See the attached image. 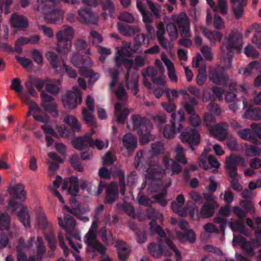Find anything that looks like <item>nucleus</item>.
Instances as JSON below:
<instances>
[{
  "label": "nucleus",
  "mask_w": 261,
  "mask_h": 261,
  "mask_svg": "<svg viewBox=\"0 0 261 261\" xmlns=\"http://www.w3.org/2000/svg\"><path fill=\"white\" fill-rule=\"evenodd\" d=\"M208 150H204L198 158V164L200 168L205 170H211L215 172L219 168L220 164L215 156L208 154Z\"/></svg>",
  "instance_id": "423d86ee"
},
{
  "label": "nucleus",
  "mask_w": 261,
  "mask_h": 261,
  "mask_svg": "<svg viewBox=\"0 0 261 261\" xmlns=\"http://www.w3.org/2000/svg\"><path fill=\"white\" fill-rule=\"evenodd\" d=\"M243 118L252 120H258L261 119V109L255 108L246 111Z\"/></svg>",
  "instance_id": "a18cd8bd"
},
{
  "label": "nucleus",
  "mask_w": 261,
  "mask_h": 261,
  "mask_svg": "<svg viewBox=\"0 0 261 261\" xmlns=\"http://www.w3.org/2000/svg\"><path fill=\"white\" fill-rule=\"evenodd\" d=\"M123 145L128 151H133L137 146V139L130 133L125 134L122 138Z\"/></svg>",
  "instance_id": "c756f323"
},
{
  "label": "nucleus",
  "mask_w": 261,
  "mask_h": 261,
  "mask_svg": "<svg viewBox=\"0 0 261 261\" xmlns=\"http://www.w3.org/2000/svg\"><path fill=\"white\" fill-rule=\"evenodd\" d=\"M164 70L163 68H159V69H155L153 67H149L143 73V76H151L152 79L155 78L159 74H163Z\"/></svg>",
  "instance_id": "13d9d810"
},
{
  "label": "nucleus",
  "mask_w": 261,
  "mask_h": 261,
  "mask_svg": "<svg viewBox=\"0 0 261 261\" xmlns=\"http://www.w3.org/2000/svg\"><path fill=\"white\" fill-rule=\"evenodd\" d=\"M118 186L114 182H111L107 187L106 200L108 202L112 203L118 198Z\"/></svg>",
  "instance_id": "c9c22d12"
},
{
  "label": "nucleus",
  "mask_w": 261,
  "mask_h": 261,
  "mask_svg": "<svg viewBox=\"0 0 261 261\" xmlns=\"http://www.w3.org/2000/svg\"><path fill=\"white\" fill-rule=\"evenodd\" d=\"M182 129V126L179 124L177 129L175 128V124L171 121V125L167 124L161 129L164 137L167 139L173 138L176 133L180 131Z\"/></svg>",
  "instance_id": "cd10ccee"
},
{
  "label": "nucleus",
  "mask_w": 261,
  "mask_h": 261,
  "mask_svg": "<svg viewBox=\"0 0 261 261\" xmlns=\"http://www.w3.org/2000/svg\"><path fill=\"white\" fill-rule=\"evenodd\" d=\"M147 4L149 9L153 13L154 15L156 18H160L161 16V12L162 10L161 6L153 3L151 1H148Z\"/></svg>",
  "instance_id": "680f3d73"
},
{
  "label": "nucleus",
  "mask_w": 261,
  "mask_h": 261,
  "mask_svg": "<svg viewBox=\"0 0 261 261\" xmlns=\"http://www.w3.org/2000/svg\"><path fill=\"white\" fill-rule=\"evenodd\" d=\"M67 239L69 242L70 246L75 251L79 252V249H81L82 246L81 244V237L79 233L75 232L73 233L72 231L70 233H68Z\"/></svg>",
  "instance_id": "473e14b6"
},
{
  "label": "nucleus",
  "mask_w": 261,
  "mask_h": 261,
  "mask_svg": "<svg viewBox=\"0 0 261 261\" xmlns=\"http://www.w3.org/2000/svg\"><path fill=\"white\" fill-rule=\"evenodd\" d=\"M143 174L146 179L150 180L147 191L148 194L158 193V194L153 196L152 198L162 206H165L167 204V202L164 199L167 193L166 189L170 185L171 182L166 187L161 185L159 180L163 177L165 171L159 164L156 157H153L150 159L148 163V168L144 170Z\"/></svg>",
  "instance_id": "f257e3e1"
},
{
  "label": "nucleus",
  "mask_w": 261,
  "mask_h": 261,
  "mask_svg": "<svg viewBox=\"0 0 261 261\" xmlns=\"http://www.w3.org/2000/svg\"><path fill=\"white\" fill-rule=\"evenodd\" d=\"M189 101L184 100L181 104L189 114L195 112V107L197 105L198 102L195 98L189 96Z\"/></svg>",
  "instance_id": "49530a36"
},
{
  "label": "nucleus",
  "mask_w": 261,
  "mask_h": 261,
  "mask_svg": "<svg viewBox=\"0 0 261 261\" xmlns=\"http://www.w3.org/2000/svg\"><path fill=\"white\" fill-rule=\"evenodd\" d=\"M99 236L101 240L109 245L113 244L114 239L110 230H107L105 228H101L99 231Z\"/></svg>",
  "instance_id": "de8ad7c7"
},
{
  "label": "nucleus",
  "mask_w": 261,
  "mask_h": 261,
  "mask_svg": "<svg viewBox=\"0 0 261 261\" xmlns=\"http://www.w3.org/2000/svg\"><path fill=\"white\" fill-rule=\"evenodd\" d=\"M139 74L136 71H130L128 69L125 76V84L127 88L135 95L139 91L138 79Z\"/></svg>",
  "instance_id": "4468645a"
},
{
  "label": "nucleus",
  "mask_w": 261,
  "mask_h": 261,
  "mask_svg": "<svg viewBox=\"0 0 261 261\" xmlns=\"http://www.w3.org/2000/svg\"><path fill=\"white\" fill-rule=\"evenodd\" d=\"M232 5L233 14L237 19H240L243 15L244 7L247 5V0H230Z\"/></svg>",
  "instance_id": "b1692460"
},
{
  "label": "nucleus",
  "mask_w": 261,
  "mask_h": 261,
  "mask_svg": "<svg viewBox=\"0 0 261 261\" xmlns=\"http://www.w3.org/2000/svg\"><path fill=\"white\" fill-rule=\"evenodd\" d=\"M130 121L132 125L129 124L128 127L130 129L144 130L148 129L151 130L152 128V125L149 123V120L144 117H141L138 115H133L131 116Z\"/></svg>",
  "instance_id": "2eb2a0df"
},
{
  "label": "nucleus",
  "mask_w": 261,
  "mask_h": 261,
  "mask_svg": "<svg viewBox=\"0 0 261 261\" xmlns=\"http://www.w3.org/2000/svg\"><path fill=\"white\" fill-rule=\"evenodd\" d=\"M64 207L67 211L76 216V217L81 221L84 222H86L89 221V219L88 217L84 216L80 213V210L78 206V204H76L75 207H72V208H70L67 206H65Z\"/></svg>",
  "instance_id": "bf43d9fd"
},
{
  "label": "nucleus",
  "mask_w": 261,
  "mask_h": 261,
  "mask_svg": "<svg viewBox=\"0 0 261 261\" xmlns=\"http://www.w3.org/2000/svg\"><path fill=\"white\" fill-rule=\"evenodd\" d=\"M58 224L63 228L67 233L73 231L77 224L74 218L69 215H66L63 220L62 217H58Z\"/></svg>",
  "instance_id": "412c9836"
},
{
  "label": "nucleus",
  "mask_w": 261,
  "mask_h": 261,
  "mask_svg": "<svg viewBox=\"0 0 261 261\" xmlns=\"http://www.w3.org/2000/svg\"><path fill=\"white\" fill-rule=\"evenodd\" d=\"M8 192L11 197L8 203V208L12 212H15L21 205L16 202V200L25 201L27 193L24 190V186L20 183L10 186L8 188Z\"/></svg>",
  "instance_id": "20e7f679"
},
{
  "label": "nucleus",
  "mask_w": 261,
  "mask_h": 261,
  "mask_svg": "<svg viewBox=\"0 0 261 261\" xmlns=\"http://www.w3.org/2000/svg\"><path fill=\"white\" fill-rule=\"evenodd\" d=\"M77 13V19L82 23L96 24L98 20V16L88 9H80Z\"/></svg>",
  "instance_id": "dca6fc26"
},
{
  "label": "nucleus",
  "mask_w": 261,
  "mask_h": 261,
  "mask_svg": "<svg viewBox=\"0 0 261 261\" xmlns=\"http://www.w3.org/2000/svg\"><path fill=\"white\" fill-rule=\"evenodd\" d=\"M161 59L167 68L168 74L170 80L172 82H176L177 77L173 64L165 53H162Z\"/></svg>",
  "instance_id": "bb28decb"
},
{
  "label": "nucleus",
  "mask_w": 261,
  "mask_h": 261,
  "mask_svg": "<svg viewBox=\"0 0 261 261\" xmlns=\"http://www.w3.org/2000/svg\"><path fill=\"white\" fill-rule=\"evenodd\" d=\"M90 137L88 135H85L83 137H80L75 139L72 144L74 148L77 150H83L90 147Z\"/></svg>",
  "instance_id": "f704fd0d"
},
{
  "label": "nucleus",
  "mask_w": 261,
  "mask_h": 261,
  "mask_svg": "<svg viewBox=\"0 0 261 261\" xmlns=\"http://www.w3.org/2000/svg\"><path fill=\"white\" fill-rule=\"evenodd\" d=\"M10 217L8 214H2L0 216V231H5L10 235L9 230Z\"/></svg>",
  "instance_id": "6e6d98bb"
},
{
  "label": "nucleus",
  "mask_w": 261,
  "mask_h": 261,
  "mask_svg": "<svg viewBox=\"0 0 261 261\" xmlns=\"http://www.w3.org/2000/svg\"><path fill=\"white\" fill-rule=\"evenodd\" d=\"M61 1L73 4L78 3L77 0H37L38 6H34V9L45 15L44 18L46 22L56 24L63 19L64 12L60 9L53 10L51 6Z\"/></svg>",
  "instance_id": "f03ea898"
},
{
  "label": "nucleus",
  "mask_w": 261,
  "mask_h": 261,
  "mask_svg": "<svg viewBox=\"0 0 261 261\" xmlns=\"http://www.w3.org/2000/svg\"><path fill=\"white\" fill-rule=\"evenodd\" d=\"M63 121L64 122L69 125L74 131H81V125L74 116L72 115H67L64 117Z\"/></svg>",
  "instance_id": "c03bdc74"
},
{
  "label": "nucleus",
  "mask_w": 261,
  "mask_h": 261,
  "mask_svg": "<svg viewBox=\"0 0 261 261\" xmlns=\"http://www.w3.org/2000/svg\"><path fill=\"white\" fill-rule=\"evenodd\" d=\"M10 21L14 28H23L28 26V19L22 15L13 14L11 16Z\"/></svg>",
  "instance_id": "2f4dec72"
},
{
  "label": "nucleus",
  "mask_w": 261,
  "mask_h": 261,
  "mask_svg": "<svg viewBox=\"0 0 261 261\" xmlns=\"http://www.w3.org/2000/svg\"><path fill=\"white\" fill-rule=\"evenodd\" d=\"M208 77L215 84L226 85L228 82V77L225 73L224 67L220 66L211 67L210 69Z\"/></svg>",
  "instance_id": "9b49d317"
},
{
  "label": "nucleus",
  "mask_w": 261,
  "mask_h": 261,
  "mask_svg": "<svg viewBox=\"0 0 261 261\" xmlns=\"http://www.w3.org/2000/svg\"><path fill=\"white\" fill-rule=\"evenodd\" d=\"M238 136L242 139L254 143L256 141L254 134L249 128H245L240 130L237 132Z\"/></svg>",
  "instance_id": "09e8293b"
},
{
  "label": "nucleus",
  "mask_w": 261,
  "mask_h": 261,
  "mask_svg": "<svg viewBox=\"0 0 261 261\" xmlns=\"http://www.w3.org/2000/svg\"><path fill=\"white\" fill-rule=\"evenodd\" d=\"M228 225L233 231H239L241 233H245V227L243 225V222L241 220H238L234 222H230Z\"/></svg>",
  "instance_id": "69168bd1"
},
{
  "label": "nucleus",
  "mask_w": 261,
  "mask_h": 261,
  "mask_svg": "<svg viewBox=\"0 0 261 261\" xmlns=\"http://www.w3.org/2000/svg\"><path fill=\"white\" fill-rule=\"evenodd\" d=\"M76 57H74L72 59V64L74 66L79 67L80 68L79 72L80 73L84 76L90 77V79L89 81V83H94L95 81H96L99 77V74L97 73H94L93 71L87 67L85 68V67H84L83 65H82L81 63H77L76 62Z\"/></svg>",
  "instance_id": "6ab92c4d"
},
{
  "label": "nucleus",
  "mask_w": 261,
  "mask_h": 261,
  "mask_svg": "<svg viewBox=\"0 0 261 261\" xmlns=\"http://www.w3.org/2000/svg\"><path fill=\"white\" fill-rule=\"evenodd\" d=\"M228 125L224 122H221L215 125L211 130V135L220 141H224L226 138Z\"/></svg>",
  "instance_id": "f3484780"
},
{
  "label": "nucleus",
  "mask_w": 261,
  "mask_h": 261,
  "mask_svg": "<svg viewBox=\"0 0 261 261\" xmlns=\"http://www.w3.org/2000/svg\"><path fill=\"white\" fill-rule=\"evenodd\" d=\"M164 163L166 168L171 170L172 174H178L182 170L180 165L172 159L164 158Z\"/></svg>",
  "instance_id": "a19ab883"
},
{
  "label": "nucleus",
  "mask_w": 261,
  "mask_h": 261,
  "mask_svg": "<svg viewBox=\"0 0 261 261\" xmlns=\"http://www.w3.org/2000/svg\"><path fill=\"white\" fill-rule=\"evenodd\" d=\"M68 189L69 194L72 195H76L79 192L78 182L76 179L65 178L63 181L62 190Z\"/></svg>",
  "instance_id": "5701e85b"
},
{
  "label": "nucleus",
  "mask_w": 261,
  "mask_h": 261,
  "mask_svg": "<svg viewBox=\"0 0 261 261\" xmlns=\"http://www.w3.org/2000/svg\"><path fill=\"white\" fill-rule=\"evenodd\" d=\"M84 242L90 251L99 242L96 239V233L88 231L84 237Z\"/></svg>",
  "instance_id": "79ce46f5"
},
{
  "label": "nucleus",
  "mask_w": 261,
  "mask_h": 261,
  "mask_svg": "<svg viewBox=\"0 0 261 261\" xmlns=\"http://www.w3.org/2000/svg\"><path fill=\"white\" fill-rule=\"evenodd\" d=\"M82 96L78 87L74 86L72 90L68 91L62 98L64 107L66 109H74L77 103L82 102Z\"/></svg>",
  "instance_id": "0eeeda50"
},
{
  "label": "nucleus",
  "mask_w": 261,
  "mask_h": 261,
  "mask_svg": "<svg viewBox=\"0 0 261 261\" xmlns=\"http://www.w3.org/2000/svg\"><path fill=\"white\" fill-rule=\"evenodd\" d=\"M61 82L57 80L55 82H51L45 85V89L52 94H57L60 91Z\"/></svg>",
  "instance_id": "5fc2aeb1"
},
{
  "label": "nucleus",
  "mask_w": 261,
  "mask_h": 261,
  "mask_svg": "<svg viewBox=\"0 0 261 261\" xmlns=\"http://www.w3.org/2000/svg\"><path fill=\"white\" fill-rule=\"evenodd\" d=\"M127 49L133 50V48L130 47V44L122 47L118 51L117 55L115 58V63L117 66L119 67L123 63H125L126 65H127L126 60L128 59H126L125 57H129L131 54Z\"/></svg>",
  "instance_id": "a878e982"
},
{
  "label": "nucleus",
  "mask_w": 261,
  "mask_h": 261,
  "mask_svg": "<svg viewBox=\"0 0 261 261\" xmlns=\"http://www.w3.org/2000/svg\"><path fill=\"white\" fill-rule=\"evenodd\" d=\"M126 61V65L128 66V69H130V71H132V69H133L135 70L134 71L137 72L139 68L145 65V60L142 56H137L134 61L127 60Z\"/></svg>",
  "instance_id": "ea45409f"
},
{
  "label": "nucleus",
  "mask_w": 261,
  "mask_h": 261,
  "mask_svg": "<svg viewBox=\"0 0 261 261\" xmlns=\"http://www.w3.org/2000/svg\"><path fill=\"white\" fill-rule=\"evenodd\" d=\"M156 37L161 45L165 49H171V46L168 41L165 38V27L163 22H160L157 25Z\"/></svg>",
  "instance_id": "393cba45"
},
{
  "label": "nucleus",
  "mask_w": 261,
  "mask_h": 261,
  "mask_svg": "<svg viewBox=\"0 0 261 261\" xmlns=\"http://www.w3.org/2000/svg\"><path fill=\"white\" fill-rule=\"evenodd\" d=\"M219 198L225 203L229 204L234 200V194L230 190L228 189L220 194Z\"/></svg>",
  "instance_id": "0e129e2a"
},
{
  "label": "nucleus",
  "mask_w": 261,
  "mask_h": 261,
  "mask_svg": "<svg viewBox=\"0 0 261 261\" xmlns=\"http://www.w3.org/2000/svg\"><path fill=\"white\" fill-rule=\"evenodd\" d=\"M171 17L179 28L190 24L189 19L185 13L182 12L178 14H174Z\"/></svg>",
  "instance_id": "58836bf2"
},
{
  "label": "nucleus",
  "mask_w": 261,
  "mask_h": 261,
  "mask_svg": "<svg viewBox=\"0 0 261 261\" xmlns=\"http://www.w3.org/2000/svg\"><path fill=\"white\" fill-rule=\"evenodd\" d=\"M204 121L206 127L211 134V130L215 126L216 120L214 116L209 113L205 114L204 117Z\"/></svg>",
  "instance_id": "338daca9"
},
{
  "label": "nucleus",
  "mask_w": 261,
  "mask_h": 261,
  "mask_svg": "<svg viewBox=\"0 0 261 261\" xmlns=\"http://www.w3.org/2000/svg\"><path fill=\"white\" fill-rule=\"evenodd\" d=\"M150 130H148V129L138 130V134L141 136L140 143L142 145L154 139V137L150 134Z\"/></svg>",
  "instance_id": "864d4df0"
},
{
  "label": "nucleus",
  "mask_w": 261,
  "mask_h": 261,
  "mask_svg": "<svg viewBox=\"0 0 261 261\" xmlns=\"http://www.w3.org/2000/svg\"><path fill=\"white\" fill-rule=\"evenodd\" d=\"M227 43L229 46L236 50L237 51H240L242 47V36L241 34L238 32L231 33L227 38Z\"/></svg>",
  "instance_id": "4be33fe9"
},
{
  "label": "nucleus",
  "mask_w": 261,
  "mask_h": 261,
  "mask_svg": "<svg viewBox=\"0 0 261 261\" xmlns=\"http://www.w3.org/2000/svg\"><path fill=\"white\" fill-rule=\"evenodd\" d=\"M215 213L213 206L203 204L200 212V218H208L212 217Z\"/></svg>",
  "instance_id": "4d7b16f0"
},
{
  "label": "nucleus",
  "mask_w": 261,
  "mask_h": 261,
  "mask_svg": "<svg viewBox=\"0 0 261 261\" xmlns=\"http://www.w3.org/2000/svg\"><path fill=\"white\" fill-rule=\"evenodd\" d=\"M180 139L184 143H188L190 148L194 149V145H197L200 142V136L196 129H186L180 135Z\"/></svg>",
  "instance_id": "f8f14e48"
},
{
  "label": "nucleus",
  "mask_w": 261,
  "mask_h": 261,
  "mask_svg": "<svg viewBox=\"0 0 261 261\" xmlns=\"http://www.w3.org/2000/svg\"><path fill=\"white\" fill-rule=\"evenodd\" d=\"M94 112L90 109L87 110L86 108H83V119L89 125L92 126L95 124V118L93 114Z\"/></svg>",
  "instance_id": "3c124183"
},
{
  "label": "nucleus",
  "mask_w": 261,
  "mask_h": 261,
  "mask_svg": "<svg viewBox=\"0 0 261 261\" xmlns=\"http://www.w3.org/2000/svg\"><path fill=\"white\" fill-rule=\"evenodd\" d=\"M166 31L171 40L174 41L177 39L178 32L174 23L168 22L166 25Z\"/></svg>",
  "instance_id": "603ef678"
},
{
  "label": "nucleus",
  "mask_w": 261,
  "mask_h": 261,
  "mask_svg": "<svg viewBox=\"0 0 261 261\" xmlns=\"http://www.w3.org/2000/svg\"><path fill=\"white\" fill-rule=\"evenodd\" d=\"M232 243L234 246L236 244L241 245L243 249L248 254L253 253L252 244L249 242H246L245 239L242 237H236L234 235Z\"/></svg>",
  "instance_id": "e433bc0d"
},
{
  "label": "nucleus",
  "mask_w": 261,
  "mask_h": 261,
  "mask_svg": "<svg viewBox=\"0 0 261 261\" xmlns=\"http://www.w3.org/2000/svg\"><path fill=\"white\" fill-rule=\"evenodd\" d=\"M176 235L179 240H182L186 238L190 242H193L195 240V233L191 230H188L186 232H177Z\"/></svg>",
  "instance_id": "774afa93"
},
{
  "label": "nucleus",
  "mask_w": 261,
  "mask_h": 261,
  "mask_svg": "<svg viewBox=\"0 0 261 261\" xmlns=\"http://www.w3.org/2000/svg\"><path fill=\"white\" fill-rule=\"evenodd\" d=\"M254 144H245V154L248 156H261V142L256 139Z\"/></svg>",
  "instance_id": "c85d7f7f"
},
{
  "label": "nucleus",
  "mask_w": 261,
  "mask_h": 261,
  "mask_svg": "<svg viewBox=\"0 0 261 261\" xmlns=\"http://www.w3.org/2000/svg\"><path fill=\"white\" fill-rule=\"evenodd\" d=\"M46 57L54 68H56L59 66V59L56 53L50 51H47L46 53Z\"/></svg>",
  "instance_id": "e2e57ef3"
},
{
  "label": "nucleus",
  "mask_w": 261,
  "mask_h": 261,
  "mask_svg": "<svg viewBox=\"0 0 261 261\" xmlns=\"http://www.w3.org/2000/svg\"><path fill=\"white\" fill-rule=\"evenodd\" d=\"M41 98L42 101L41 105L44 110L54 116H57L58 115V111L54 98L44 91L42 92Z\"/></svg>",
  "instance_id": "ddd939ff"
},
{
  "label": "nucleus",
  "mask_w": 261,
  "mask_h": 261,
  "mask_svg": "<svg viewBox=\"0 0 261 261\" xmlns=\"http://www.w3.org/2000/svg\"><path fill=\"white\" fill-rule=\"evenodd\" d=\"M20 211L18 212L17 216L23 225L27 227L30 226V216L28 210L21 205L19 206Z\"/></svg>",
  "instance_id": "37998d69"
},
{
  "label": "nucleus",
  "mask_w": 261,
  "mask_h": 261,
  "mask_svg": "<svg viewBox=\"0 0 261 261\" xmlns=\"http://www.w3.org/2000/svg\"><path fill=\"white\" fill-rule=\"evenodd\" d=\"M115 246L117 249L120 259L122 261L126 260L129 254V250L125 243L122 241H118Z\"/></svg>",
  "instance_id": "4c0bfd02"
},
{
  "label": "nucleus",
  "mask_w": 261,
  "mask_h": 261,
  "mask_svg": "<svg viewBox=\"0 0 261 261\" xmlns=\"http://www.w3.org/2000/svg\"><path fill=\"white\" fill-rule=\"evenodd\" d=\"M109 143L108 140L104 142L101 140L99 139H96L95 140H93L90 137V147L92 148H96L98 150H101L104 148H107L109 146Z\"/></svg>",
  "instance_id": "052dcab7"
},
{
  "label": "nucleus",
  "mask_w": 261,
  "mask_h": 261,
  "mask_svg": "<svg viewBox=\"0 0 261 261\" xmlns=\"http://www.w3.org/2000/svg\"><path fill=\"white\" fill-rule=\"evenodd\" d=\"M109 73L112 79L110 83V87L113 89L114 87L118 84L117 88L115 90L117 98L119 100H126L127 98V95L125 90L121 84H118L119 71L116 69H110Z\"/></svg>",
  "instance_id": "1a4fd4ad"
},
{
  "label": "nucleus",
  "mask_w": 261,
  "mask_h": 261,
  "mask_svg": "<svg viewBox=\"0 0 261 261\" xmlns=\"http://www.w3.org/2000/svg\"><path fill=\"white\" fill-rule=\"evenodd\" d=\"M130 112V110L125 107L121 102H119L116 104L115 117L118 123H123Z\"/></svg>",
  "instance_id": "aec40b11"
},
{
  "label": "nucleus",
  "mask_w": 261,
  "mask_h": 261,
  "mask_svg": "<svg viewBox=\"0 0 261 261\" xmlns=\"http://www.w3.org/2000/svg\"><path fill=\"white\" fill-rule=\"evenodd\" d=\"M147 216L151 220L149 223L150 230L153 234H158L161 237H164L165 233L162 228L156 224V221L161 223L163 221V215L158 213L155 209L150 207L147 210Z\"/></svg>",
  "instance_id": "6e6552de"
},
{
  "label": "nucleus",
  "mask_w": 261,
  "mask_h": 261,
  "mask_svg": "<svg viewBox=\"0 0 261 261\" xmlns=\"http://www.w3.org/2000/svg\"><path fill=\"white\" fill-rule=\"evenodd\" d=\"M75 35V31L72 27L64 25L56 33L57 40L56 50L64 54L68 53L71 48V41Z\"/></svg>",
  "instance_id": "7ed1b4c3"
},
{
  "label": "nucleus",
  "mask_w": 261,
  "mask_h": 261,
  "mask_svg": "<svg viewBox=\"0 0 261 261\" xmlns=\"http://www.w3.org/2000/svg\"><path fill=\"white\" fill-rule=\"evenodd\" d=\"M117 28L120 33L126 36H133L141 31L139 27H130L124 25L120 22L117 23Z\"/></svg>",
  "instance_id": "7c9ffc66"
},
{
  "label": "nucleus",
  "mask_w": 261,
  "mask_h": 261,
  "mask_svg": "<svg viewBox=\"0 0 261 261\" xmlns=\"http://www.w3.org/2000/svg\"><path fill=\"white\" fill-rule=\"evenodd\" d=\"M148 250L150 253L156 258L159 257L163 253L167 256L171 255L172 254V252L163 249L160 244H156L154 243L150 244L148 246Z\"/></svg>",
  "instance_id": "72a5a7b5"
},
{
  "label": "nucleus",
  "mask_w": 261,
  "mask_h": 261,
  "mask_svg": "<svg viewBox=\"0 0 261 261\" xmlns=\"http://www.w3.org/2000/svg\"><path fill=\"white\" fill-rule=\"evenodd\" d=\"M175 159L184 164L188 163V161L185 158L183 147L180 144H177L174 149Z\"/></svg>",
  "instance_id": "8fccbe9b"
},
{
  "label": "nucleus",
  "mask_w": 261,
  "mask_h": 261,
  "mask_svg": "<svg viewBox=\"0 0 261 261\" xmlns=\"http://www.w3.org/2000/svg\"><path fill=\"white\" fill-rule=\"evenodd\" d=\"M239 165L243 166L246 165V162L244 158L231 154L226 158V168L229 176L233 177L237 175Z\"/></svg>",
  "instance_id": "9d476101"
},
{
  "label": "nucleus",
  "mask_w": 261,
  "mask_h": 261,
  "mask_svg": "<svg viewBox=\"0 0 261 261\" xmlns=\"http://www.w3.org/2000/svg\"><path fill=\"white\" fill-rule=\"evenodd\" d=\"M200 30L212 45L215 44L217 41L220 42L222 38L223 35L219 31L207 30L202 25L200 26Z\"/></svg>",
  "instance_id": "a211bd4d"
},
{
  "label": "nucleus",
  "mask_w": 261,
  "mask_h": 261,
  "mask_svg": "<svg viewBox=\"0 0 261 261\" xmlns=\"http://www.w3.org/2000/svg\"><path fill=\"white\" fill-rule=\"evenodd\" d=\"M37 248V251L39 253H43L45 251V247L43 244L42 239L38 237L37 241H35L34 237L31 238L27 244L23 246H18L17 247V259L18 261H34V257H29L27 258L24 253L22 251V249H28L34 250Z\"/></svg>",
  "instance_id": "39448f33"
}]
</instances>
